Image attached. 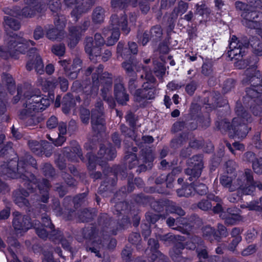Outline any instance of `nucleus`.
<instances>
[{"label": "nucleus", "mask_w": 262, "mask_h": 262, "mask_svg": "<svg viewBox=\"0 0 262 262\" xmlns=\"http://www.w3.org/2000/svg\"><path fill=\"white\" fill-rule=\"evenodd\" d=\"M5 46L4 49L0 48V56L7 58L9 56H14L13 52L18 51L24 52L30 45L34 46V42L31 40H26L24 39L13 34L7 35L5 39Z\"/></svg>", "instance_id": "obj_5"}, {"label": "nucleus", "mask_w": 262, "mask_h": 262, "mask_svg": "<svg viewBox=\"0 0 262 262\" xmlns=\"http://www.w3.org/2000/svg\"><path fill=\"white\" fill-rule=\"evenodd\" d=\"M126 160L128 163L133 162V164H129L130 168H132L135 165L137 164L138 161L135 154H132L126 156Z\"/></svg>", "instance_id": "obj_45"}, {"label": "nucleus", "mask_w": 262, "mask_h": 262, "mask_svg": "<svg viewBox=\"0 0 262 262\" xmlns=\"http://www.w3.org/2000/svg\"><path fill=\"white\" fill-rule=\"evenodd\" d=\"M98 77L95 79V77H93V85H88L84 89V92L86 95L94 97L97 95L98 91Z\"/></svg>", "instance_id": "obj_24"}, {"label": "nucleus", "mask_w": 262, "mask_h": 262, "mask_svg": "<svg viewBox=\"0 0 262 262\" xmlns=\"http://www.w3.org/2000/svg\"><path fill=\"white\" fill-rule=\"evenodd\" d=\"M253 169L256 173H260L262 172V159L255 160L252 163Z\"/></svg>", "instance_id": "obj_41"}, {"label": "nucleus", "mask_w": 262, "mask_h": 262, "mask_svg": "<svg viewBox=\"0 0 262 262\" xmlns=\"http://www.w3.org/2000/svg\"><path fill=\"white\" fill-rule=\"evenodd\" d=\"M44 33L43 30L40 27H37L34 32V38L37 40L43 36Z\"/></svg>", "instance_id": "obj_49"}, {"label": "nucleus", "mask_w": 262, "mask_h": 262, "mask_svg": "<svg viewBox=\"0 0 262 262\" xmlns=\"http://www.w3.org/2000/svg\"><path fill=\"white\" fill-rule=\"evenodd\" d=\"M255 155L252 152H248L246 153L245 155V160H246L249 161H251L252 162H254V161H253Z\"/></svg>", "instance_id": "obj_64"}, {"label": "nucleus", "mask_w": 262, "mask_h": 262, "mask_svg": "<svg viewBox=\"0 0 262 262\" xmlns=\"http://www.w3.org/2000/svg\"><path fill=\"white\" fill-rule=\"evenodd\" d=\"M207 188L206 185L204 184H200L194 188V191H196L198 193L203 195L206 193Z\"/></svg>", "instance_id": "obj_53"}, {"label": "nucleus", "mask_w": 262, "mask_h": 262, "mask_svg": "<svg viewBox=\"0 0 262 262\" xmlns=\"http://www.w3.org/2000/svg\"><path fill=\"white\" fill-rule=\"evenodd\" d=\"M196 13L201 15H207L210 13L209 9L204 4L196 5Z\"/></svg>", "instance_id": "obj_39"}, {"label": "nucleus", "mask_w": 262, "mask_h": 262, "mask_svg": "<svg viewBox=\"0 0 262 262\" xmlns=\"http://www.w3.org/2000/svg\"><path fill=\"white\" fill-rule=\"evenodd\" d=\"M115 96L117 101L120 104H124L128 100V96L125 92L122 84H116L114 90Z\"/></svg>", "instance_id": "obj_20"}, {"label": "nucleus", "mask_w": 262, "mask_h": 262, "mask_svg": "<svg viewBox=\"0 0 262 262\" xmlns=\"http://www.w3.org/2000/svg\"><path fill=\"white\" fill-rule=\"evenodd\" d=\"M60 89L62 91H66L68 88V82L65 78H59Z\"/></svg>", "instance_id": "obj_54"}, {"label": "nucleus", "mask_w": 262, "mask_h": 262, "mask_svg": "<svg viewBox=\"0 0 262 262\" xmlns=\"http://www.w3.org/2000/svg\"><path fill=\"white\" fill-rule=\"evenodd\" d=\"M214 230L210 227H206L203 230V235L209 239L212 240L211 237H214Z\"/></svg>", "instance_id": "obj_46"}, {"label": "nucleus", "mask_w": 262, "mask_h": 262, "mask_svg": "<svg viewBox=\"0 0 262 262\" xmlns=\"http://www.w3.org/2000/svg\"><path fill=\"white\" fill-rule=\"evenodd\" d=\"M146 220L151 223L154 224L156 221L159 219V216L157 214H152L148 213L146 215Z\"/></svg>", "instance_id": "obj_55"}, {"label": "nucleus", "mask_w": 262, "mask_h": 262, "mask_svg": "<svg viewBox=\"0 0 262 262\" xmlns=\"http://www.w3.org/2000/svg\"><path fill=\"white\" fill-rule=\"evenodd\" d=\"M70 60H63L59 61L61 66L63 67L66 74L71 79H75L78 75V71L81 68V61L79 59L76 58L74 60L72 69H68V66L70 63Z\"/></svg>", "instance_id": "obj_18"}, {"label": "nucleus", "mask_w": 262, "mask_h": 262, "mask_svg": "<svg viewBox=\"0 0 262 262\" xmlns=\"http://www.w3.org/2000/svg\"><path fill=\"white\" fill-rule=\"evenodd\" d=\"M112 84V80L110 77H107L106 80V85L103 86V88L101 90L102 96L104 100H106L110 106L111 107H114L115 106V102L113 99H109L110 90L111 88Z\"/></svg>", "instance_id": "obj_21"}, {"label": "nucleus", "mask_w": 262, "mask_h": 262, "mask_svg": "<svg viewBox=\"0 0 262 262\" xmlns=\"http://www.w3.org/2000/svg\"><path fill=\"white\" fill-rule=\"evenodd\" d=\"M117 52L121 53L123 52V54H121L124 58H127L130 54L128 53L129 51L127 49H123V45L119 42L117 46Z\"/></svg>", "instance_id": "obj_48"}, {"label": "nucleus", "mask_w": 262, "mask_h": 262, "mask_svg": "<svg viewBox=\"0 0 262 262\" xmlns=\"http://www.w3.org/2000/svg\"><path fill=\"white\" fill-rule=\"evenodd\" d=\"M88 26L89 23L85 22L83 27L79 26L70 27L68 44L70 48H74L77 44L82 33L86 29Z\"/></svg>", "instance_id": "obj_17"}, {"label": "nucleus", "mask_w": 262, "mask_h": 262, "mask_svg": "<svg viewBox=\"0 0 262 262\" xmlns=\"http://www.w3.org/2000/svg\"><path fill=\"white\" fill-rule=\"evenodd\" d=\"M182 169L179 167H177L176 168H174L171 173L169 174L167 176V181L170 182L171 180L173 181V179L172 178V176L174 175H176L178 173H179L181 171Z\"/></svg>", "instance_id": "obj_56"}, {"label": "nucleus", "mask_w": 262, "mask_h": 262, "mask_svg": "<svg viewBox=\"0 0 262 262\" xmlns=\"http://www.w3.org/2000/svg\"><path fill=\"white\" fill-rule=\"evenodd\" d=\"M47 125L48 128H53L57 125V119L54 116H52L47 121Z\"/></svg>", "instance_id": "obj_50"}, {"label": "nucleus", "mask_w": 262, "mask_h": 262, "mask_svg": "<svg viewBox=\"0 0 262 262\" xmlns=\"http://www.w3.org/2000/svg\"><path fill=\"white\" fill-rule=\"evenodd\" d=\"M104 40L101 35L99 34H96L95 35V41L92 37L86 38L85 42V50L86 53L90 56L95 55L97 56L99 55V47L103 45Z\"/></svg>", "instance_id": "obj_15"}, {"label": "nucleus", "mask_w": 262, "mask_h": 262, "mask_svg": "<svg viewBox=\"0 0 262 262\" xmlns=\"http://www.w3.org/2000/svg\"><path fill=\"white\" fill-rule=\"evenodd\" d=\"M127 3V0H112V5L114 8H123ZM128 3L135 7L137 4V0H129Z\"/></svg>", "instance_id": "obj_28"}, {"label": "nucleus", "mask_w": 262, "mask_h": 262, "mask_svg": "<svg viewBox=\"0 0 262 262\" xmlns=\"http://www.w3.org/2000/svg\"><path fill=\"white\" fill-rule=\"evenodd\" d=\"M42 170L46 176H52L53 173V169L50 164H46L42 168Z\"/></svg>", "instance_id": "obj_51"}, {"label": "nucleus", "mask_w": 262, "mask_h": 262, "mask_svg": "<svg viewBox=\"0 0 262 262\" xmlns=\"http://www.w3.org/2000/svg\"><path fill=\"white\" fill-rule=\"evenodd\" d=\"M47 8L43 0H30L28 5L21 10V15L25 17H32L36 12L41 13ZM19 15L21 14L18 13Z\"/></svg>", "instance_id": "obj_14"}, {"label": "nucleus", "mask_w": 262, "mask_h": 262, "mask_svg": "<svg viewBox=\"0 0 262 262\" xmlns=\"http://www.w3.org/2000/svg\"><path fill=\"white\" fill-rule=\"evenodd\" d=\"M239 216L234 214H230L225 219V223L229 225H233L236 224L238 221Z\"/></svg>", "instance_id": "obj_42"}, {"label": "nucleus", "mask_w": 262, "mask_h": 262, "mask_svg": "<svg viewBox=\"0 0 262 262\" xmlns=\"http://www.w3.org/2000/svg\"><path fill=\"white\" fill-rule=\"evenodd\" d=\"M90 112L86 108H82L80 111V118L84 123H88L89 121Z\"/></svg>", "instance_id": "obj_40"}, {"label": "nucleus", "mask_w": 262, "mask_h": 262, "mask_svg": "<svg viewBox=\"0 0 262 262\" xmlns=\"http://www.w3.org/2000/svg\"><path fill=\"white\" fill-rule=\"evenodd\" d=\"M249 207L251 210H262V196L259 202H251Z\"/></svg>", "instance_id": "obj_43"}, {"label": "nucleus", "mask_w": 262, "mask_h": 262, "mask_svg": "<svg viewBox=\"0 0 262 262\" xmlns=\"http://www.w3.org/2000/svg\"><path fill=\"white\" fill-rule=\"evenodd\" d=\"M129 50L130 53L133 54H136L137 53L138 49H137V45L135 42H130L128 43Z\"/></svg>", "instance_id": "obj_60"}, {"label": "nucleus", "mask_w": 262, "mask_h": 262, "mask_svg": "<svg viewBox=\"0 0 262 262\" xmlns=\"http://www.w3.org/2000/svg\"><path fill=\"white\" fill-rule=\"evenodd\" d=\"M235 6L236 9L243 11L241 14L244 18L243 23L246 27L255 28L257 26V21L255 19L260 17L259 20H262V13L253 10L251 5H248L241 2H237Z\"/></svg>", "instance_id": "obj_9"}, {"label": "nucleus", "mask_w": 262, "mask_h": 262, "mask_svg": "<svg viewBox=\"0 0 262 262\" xmlns=\"http://www.w3.org/2000/svg\"><path fill=\"white\" fill-rule=\"evenodd\" d=\"M13 215L14 219L13 225L17 236L21 235L23 233L33 226L35 229L36 233L42 238L47 237L49 232H55L53 230V225L47 216L42 217V221L44 223L43 225H39L38 221H35L32 224L28 216H23L18 212H14Z\"/></svg>", "instance_id": "obj_2"}, {"label": "nucleus", "mask_w": 262, "mask_h": 262, "mask_svg": "<svg viewBox=\"0 0 262 262\" xmlns=\"http://www.w3.org/2000/svg\"><path fill=\"white\" fill-rule=\"evenodd\" d=\"M212 204L208 200H204L200 202L199 204V207L203 210H207L211 208Z\"/></svg>", "instance_id": "obj_44"}, {"label": "nucleus", "mask_w": 262, "mask_h": 262, "mask_svg": "<svg viewBox=\"0 0 262 262\" xmlns=\"http://www.w3.org/2000/svg\"><path fill=\"white\" fill-rule=\"evenodd\" d=\"M10 215V210L8 209L3 210L0 212V218L1 219H6Z\"/></svg>", "instance_id": "obj_63"}, {"label": "nucleus", "mask_w": 262, "mask_h": 262, "mask_svg": "<svg viewBox=\"0 0 262 262\" xmlns=\"http://www.w3.org/2000/svg\"><path fill=\"white\" fill-rule=\"evenodd\" d=\"M29 146L31 149V150L34 152H36V154H38L37 150L39 147V145L37 144L36 142H29Z\"/></svg>", "instance_id": "obj_62"}, {"label": "nucleus", "mask_w": 262, "mask_h": 262, "mask_svg": "<svg viewBox=\"0 0 262 262\" xmlns=\"http://www.w3.org/2000/svg\"><path fill=\"white\" fill-rule=\"evenodd\" d=\"M187 4L184 2H180L179 3L178 7L174 10V12L176 13V15H181L187 11Z\"/></svg>", "instance_id": "obj_35"}, {"label": "nucleus", "mask_w": 262, "mask_h": 262, "mask_svg": "<svg viewBox=\"0 0 262 262\" xmlns=\"http://www.w3.org/2000/svg\"><path fill=\"white\" fill-rule=\"evenodd\" d=\"M148 243L151 249L156 250L159 247L158 243L155 239H149Z\"/></svg>", "instance_id": "obj_59"}, {"label": "nucleus", "mask_w": 262, "mask_h": 262, "mask_svg": "<svg viewBox=\"0 0 262 262\" xmlns=\"http://www.w3.org/2000/svg\"><path fill=\"white\" fill-rule=\"evenodd\" d=\"M232 173L231 169H228L227 174L222 176L220 178L221 184L230 191L239 189L245 194H251L255 187L251 171L246 169L244 173H239L234 179V174Z\"/></svg>", "instance_id": "obj_1"}, {"label": "nucleus", "mask_w": 262, "mask_h": 262, "mask_svg": "<svg viewBox=\"0 0 262 262\" xmlns=\"http://www.w3.org/2000/svg\"><path fill=\"white\" fill-rule=\"evenodd\" d=\"M189 167L186 170V173L190 176V181L200 177L203 167L202 157L201 156H195L190 159L188 163Z\"/></svg>", "instance_id": "obj_13"}, {"label": "nucleus", "mask_w": 262, "mask_h": 262, "mask_svg": "<svg viewBox=\"0 0 262 262\" xmlns=\"http://www.w3.org/2000/svg\"><path fill=\"white\" fill-rule=\"evenodd\" d=\"M52 51L54 54L57 56H62L64 54L65 52V47L63 45H59L58 46H54L52 48Z\"/></svg>", "instance_id": "obj_37"}, {"label": "nucleus", "mask_w": 262, "mask_h": 262, "mask_svg": "<svg viewBox=\"0 0 262 262\" xmlns=\"http://www.w3.org/2000/svg\"><path fill=\"white\" fill-rule=\"evenodd\" d=\"M64 2L68 7L73 8L71 14L75 21L78 19L82 14L85 13L90 8L89 4H84L83 3L81 2V0H64Z\"/></svg>", "instance_id": "obj_16"}, {"label": "nucleus", "mask_w": 262, "mask_h": 262, "mask_svg": "<svg viewBox=\"0 0 262 262\" xmlns=\"http://www.w3.org/2000/svg\"><path fill=\"white\" fill-rule=\"evenodd\" d=\"M98 157L96 159L94 155L89 154L88 157L89 159V168L93 169L96 162L99 163V159H103L104 160H111L116 157V151L111 145L106 143L105 145H101L99 152Z\"/></svg>", "instance_id": "obj_10"}, {"label": "nucleus", "mask_w": 262, "mask_h": 262, "mask_svg": "<svg viewBox=\"0 0 262 262\" xmlns=\"http://www.w3.org/2000/svg\"><path fill=\"white\" fill-rule=\"evenodd\" d=\"M5 23L6 25L15 30H18L20 28L19 23L11 16L5 17Z\"/></svg>", "instance_id": "obj_31"}, {"label": "nucleus", "mask_w": 262, "mask_h": 262, "mask_svg": "<svg viewBox=\"0 0 262 262\" xmlns=\"http://www.w3.org/2000/svg\"><path fill=\"white\" fill-rule=\"evenodd\" d=\"M166 211L171 213H177L180 215L184 214V211L180 208L176 206L173 203H169V205L166 208Z\"/></svg>", "instance_id": "obj_33"}, {"label": "nucleus", "mask_w": 262, "mask_h": 262, "mask_svg": "<svg viewBox=\"0 0 262 262\" xmlns=\"http://www.w3.org/2000/svg\"><path fill=\"white\" fill-rule=\"evenodd\" d=\"M3 78L6 81L8 84H9L8 89H9L10 93H12V90H15L14 82L12 77L10 75L5 74L3 76Z\"/></svg>", "instance_id": "obj_36"}, {"label": "nucleus", "mask_w": 262, "mask_h": 262, "mask_svg": "<svg viewBox=\"0 0 262 262\" xmlns=\"http://www.w3.org/2000/svg\"><path fill=\"white\" fill-rule=\"evenodd\" d=\"M43 89L46 91H51L54 89L57 85V82L55 80H46L40 83Z\"/></svg>", "instance_id": "obj_34"}, {"label": "nucleus", "mask_w": 262, "mask_h": 262, "mask_svg": "<svg viewBox=\"0 0 262 262\" xmlns=\"http://www.w3.org/2000/svg\"><path fill=\"white\" fill-rule=\"evenodd\" d=\"M104 10L101 7L96 8L93 14V20L95 23H100L104 19Z\"/></svg>", "instance_id": "obj_29"}, {"label": "nucleus", "mask_w": 262, "mask_h": 262, "mask_svg": "<svg viewBox=\"0 0 262 262\" xmlns=\"http://www.w3.org/2000/svg\"><path fill=\"white\" fill-rule=\"evenodd\" d=\"M237 117L233 119L232 125L229 128V135L233 138L243 139L248 134L249 128L246 124V122L250 121V117L248 114L243 112L242 106L236 110Z\"/></svg>", "instance_id": "obj_7"}, {"label": "nucleus", "mask_w": 262, "mask_h": 262, "mask_svg": "<svg viewBox=\"0 0 262 262\" xmlns=\"http://www.w3.org/2000/svg\"><path fill=\"white\" fill-rule=\"evenodd\" d=\"M196 89V84L194 82H191L187 85L186 87V92L190 95L193 93Z\"/></svg>", "instance_id": "obj_57"}, {"label": "nucleus", "mask_w": 262, "mask_h": 262, "mask_svg": "<svg viewBox=\"0 0 262 262\" xmlns=\"http://www.w3.org/2000/svg\"><path fill=\"white\" fill-rule=\"evenodd\" d=\"M112 28L107 33L106 45L112 46L119 39L120 36L119 28H121L123 32L127 34L129 29L127 27L126 17L123 16L119 18L118 15L114 14L111 17Z\"/></svg>", "instance_id": "obj_8"}, {"label": "nucleus", "mask_w": 262, "mask_h": 262, "mask_svg": "<svg viewBox=\"0 0 262 262\" xmlns=\"http://www.w3.org/2000/svg\"><path fill=\"white\" fill-rule=\"evenodd\" d=\"M229 48L230 51H228V55L231 58H235L236 59H238V57L243 56L242 55V50L245 49V47H242L241 43L237 40V37L233 35L231 37V40L230 42Z\"/></svg>", "instance_id": "obj_19"}, {"label": "nucleus", "mask_w": 262, "mask_h": 262, "mask_svg": "<svg viewBox=\"0 0 262 262\" xmlns=\"http://www.w3.org/2000/svg\"><path fill=\"white\" fill-rule=\"evenodd\" d=\"M246 74L249 79L247 80L245 82L249 81H253V80L258 79V76H259V72L258 71H256L254 67L251 68H248L246 71Z\"/></svg>", "instance_id": "obj_30"}, {"label": "nucleus", "mask_w": 262, "mask_h": 262, "mask_svg": "<svg viewBox=\"0 0 262 262\" xmlns=\"http://www.w3.org/2000/svg\"><path fill=\"white\" fill-rule=\"evenodd\" d=\"M49 186L48 181L45 179L39 182L38 184V189L42 195L41 201L44 203L46 202L49 198L48 192Z\"/></svg>", "instance_id": "obj_23"}, {"label": "nucleus", "mask_w": 262, "mask_h": 262, "mask_svg": "<svg viewBox=\"0 0 262 262\" xmlns=\"http://www.w3.org/2000/svg\"><path fill=\"white\" fill-rule=\"evenodd\" d=\"M145 73V78L147 80L146 83L143 85V89L135 90L136 87V81L134 79L130 80L129 81V88L132 93L134 94L135 100L140 102L142 99H151L155 97V89L154 82L155 79L147 72L146 68H143Z\"/></svg>", "instance_id": "obj_6"}, {"label": "nucleus", "mask_w": 262, "mask_h": 262, "mask_svg": "<svg viewBox=\"0 0 262 262\" xmlns=\"http://www.w3.org/2000/svg\"><path fill=\"white\" fill-rule=\"evenodd\" d=\"M242 238L240 236H236L232 241V246L230 247V249L233 250L236 246L241 242Z\"/></svg>", "instance_id": "obj_61"}, {"label": "nucleus", "mask_w": 262, "mask_h": 262, "mask_svg": "<svg viewBox=\"0 0 262 262\" xmlns=\"http://www.w3.org/2000/svg\"><path fill=\"white\" fill-rule=\"evenodd\" d=\"M56 28H49L47 32V37L52 40L61 39L64 33L62 31L66 26V18L63 15L58 16L54 19Z\"/></svg>", "instance_id": "obj_12"}, {"label": "nucleus", "mask_w": 262, "mask_h": 262, "mask_svg": "<svg viewBox=\"0 0 262 262\" xmlns=\"http://www.w3.org/2000/svg\"><path fill=\"white\" fill-rule=\"evenodd\" d=\"M255 251V246L254 245H250L247 248L242 251V255L247 256L253 253Z\"/></svg>", "instance_id": "obj_52"}, {"label": "nucleus", "mask_w": 262, "mask_h": 262, "mask_svg": "<svg viewBox=\"0 0 262 262\" xmlns=\"http://www.w3.org/2000/svg\"><path fill=\"white\" fill-rule=\"evenodd\" d=\"M194 191V188H193L192 185H189L185 187H183V188L181 189H178L177 190V193L180 196L187 197L190 195Z\"/></svg>", "instance_id": "obj_32"}, {"label": "nucleus", "mask_w": 262, "mask_h": 262, "mask_svg": "<svg viewBox=\"0 0 262 262\" xmlns=\"http://www.w3.org/2000/svg\"><path fill=\"white\" fill-rule=\"evenodd\" d=\"M26 160V162L20 160L17 164L16 161H11L9 165H3L0 168V173L12 179L20 178L25 180L26 178L29 181L28 189L30 190L33 188L34 185L36 186V184L32 182L34 176L25 170L24 165L28 166V165H31L35 167L36 162V160L30 156H27Z\"/></svg>", "instance_id": "obj_3"}, {"label": "nucleus", "mask_w": 262, "mask_h": 262, "mask_svg": "<svg viewBox=\"0 0 262 262\" xmlns=\"http://www.w3.org/2000/svg\"><path fill=\"white\" fill-rule=\"evenodd\" d=\"M58 129V138L54 142L55 145L57 146H61L66 141V138L63 135L67 133L66 124L63 122L60 123L59 124Z\"/></svg>", "instance_id": "obj_27"}, {"label": "nucleus", "mask_w": 262, "mask_h": 262, "mask_svg": "<svg viewBox=\"0 0 262 262\" xmlns=\"http://www.w3.org/2000/svg\"><path fill=\"white\" fill-rule=\"evenodd\" d=\"M48 5L52 12H56L60 8L59 0H49Z\"/></svg>", "instance_id": "obj_38"}, {"label": "nucleus", "mask_w": 262, "mask_h": 262, "mask_svg": "<svg viewBox=\"0 0 262 262\" xmlns=\"http://www.w3.org/2000/svg\"><path fill=\"white\" fill-rule=\"evenodd\" d=\"M8 262H20L17 258L15 253L11 249L8 250V252L6 254Z\"/></svg>", "instance_id": "obj_47"}, {"label": "nucleus", "mask_w": 262, "mask_h": 262, "mask_svg": "<svg viewBox=\"0 0 262 262\" xmlns=\"http://www.w3.org/2000/svg\"><path fill=\"white\" fill-rule=\"evenodd\" d=\"M151 33L152 35H155L157 37H160L162 34L161 28L159 26L153 27L151 30Z\"/></svg>", "instance_id": "obj_58"}, {"label": "nucleus", "mask_w": 262, "mask_h": 262, "mask_svg": "<svg viewBox=\"0 0 262 262\" xmlns=\"http://www.w3.org/2000/svg\"><path fill=\"white\" fill-rule=\"evenodd\" d=\"M53 98V96L52 97L48 98L46 96L43 97L41 95L31 92H27L25 94V102L23 109L20 112V118L22 119L30 118V119L33 120V122L31 121L28 123L29 125L35 123L34 118H32L39 111L43 110L47 107L52 101Z\"/></svg>", "instance_id": "obj_4"}, {"label": "nucleus", "mask_w": 262, "mask_h": 262, "mask_svg": "<svg viewBox=\"0 0 262 262\" xmlns=\"http://www.w3.org/2000/svg\"><path fill=\"white\" fill-rule=\"evenodd\" d=\"M257 34L260 36L262 39V28L258 29L257 30ZM251 45L254 49V52L257 55H262V42H260L259 40H253L250 42Z\"/></svg>", "instance_id": "obj_26"}, {"label": "nucleus", "mask_w": 262, "mask_h": 262, "mask_svg": "<svg viewBox=\"0 0 262 262\" xmlns=\"http://www.w3.org/2000/svg\"><path fill=\"white\" fill-rule=\"evenodd\" d=\"M35 63H32L31 61H29L27 64V69L28 70H31L33 68L35 69L37 73L40 74H42L43 72V65L41 60V59L39 55L37 54L35 55Z\"/></svg>", "instance_id": "obj_22"}, {"label": "nucleus", "mask_w": 262, "mask_h": 262, "mask_svg": "<svg viewBox=\"0 0 262 262\" xmlns=\"http://www.w3.org/2000/svg\"><path fill=\"white\" fill-rule=\"evenodd\" d=\"M102 102L98 101L92 112V125L94 130L100 132L104 130V120L102 117Z\"/></svg>", "instance_id": "obj_11"}, {"label": "nucleus", "mask_w": 262, "mask_h": 262, "mask_svg": "<svg viewBox=\"0 0 262 262\" xmlns=\"http://www.w3.org/2000/svg\"><path fill=\"white\" fill-rule=\"evenodd\" d=\"M28 195V192L24 190H21L18 192H16L15 195V202L16 204L20 207L27 206L29 203L25 199V197H27Z\"/></svg>", "instance_id": "obj_25"}]
</instances>
